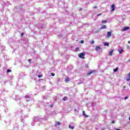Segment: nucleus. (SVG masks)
Here are the masks:
<instances>
[{"label":"nucleus","instance_id":"26","mask_svg":"<svg viewBox=\"0 0 130 130\" xmlns=\"http://www.w3.org/2000/svg\"><path fill=\"white\" fill-rule=\"evenodd\" d=\"M115 123V122L114 121V120L112 121V124Z\"/></svg>","mask_w":130,"mask_h":130},{"label":"nucleus","instance_id":"18","mask_svg":"<svg viewBox=\"0 0 130 130\" xmlns=\"http://www.w3.org/2000/svg\"><path fill=\"white\" fill-rule=\"evenodd\" d=\"M117 71H118V68H115V69L114 70V72H116Z\"/></svg>","mask_w":130,"mask_h":130},{"label":"nucleus","instance_id":"28","mask_svg":"<svg viewBox=\"0 0 130 130\" xmlns=\"http://www.w3.org/2000/svg\"><path fill=\"white\" fill-rule=\"evenodd\" d=\"M93 9H97V6H95L93 7Z\"/></svg>","mask_w":130,"mask_h":130},{"label":"nucleus","instance_id":"12","mask_svg":"<svg viewBox=\"0 0 130 130\" xmlns=\"http://www.w3.org/2000/svg\"><path fill=\"white\" fill-rule=\"evenodd\" d=\"M82 113H83V115H84V116H85V117H88V116L86 115V114L85 113V111H83Z\"/></svg>","mask_w":130,"mask_h":130},{"label":"nucleus","instance_id":"9","mask_svg":"<svg viewBox=\"0 0 130 130\" xmlns=\"http://www.w3.org/2000/svg\"><path fill=\"white\" fill-rule=\"evenodd\" d=\"M111 36V31L107 32V37H110Z\"/></svg>","mask_w":130,"mask_h":130},{"label":"nucleus","instance_id":"14","mask_svg":"<svg viewBox=\"0 0 130 130\" xmlns=\"http://www.w3.org/2000/svg\"><path fill=\"white\" fill-rule=\"evenodd\" d=\"M109 44H108V43H104V46H109Z\"/></svg>","mask_w":130,"mask_h":130},{"label":"nucleus","instance_id":"33","mask_svg":"<svg viewBox=\"0 0 130 130\" xmlns=\"http://www.w3.org/2000/svg\"><path fill=\"white\" fill-rule=\"evenodd\" d=\"M128 43L129 44H130V41H129L128 42Z\"/></svg>","mask_w":130,"mask_h":130},{"label":"nucleus","instance_id":"16","mask_svg":"<svg viewBox=\"0 0 130 130\" xmlns=\"http://www.w3.org/2000/svg\"><path fill=\"white\" fill-rule=\"evenodd\" d=\"M69 128H70L71 129H74V126H72V125H70Z\"/></svg>","mask_w":130,"mask_h":130},{"label":"nucleus","instance_id":"31","mask_svg":"<svg viewBox=\"0 0 130 130\" xmlns=\"http://www.w3.org/2000/svg\"><path fill=\"white\" fill-rule=\"evenodd\" d=\"M123 89L125 88V86H124L123 87Z\"/></svg>","mask_w":130,"mask_h":130},{"label":"nucleus","instance_id":"8","mask_svg":"<svg viewBox=\"0 0 130 130\" xmlns=\"http://www.w3.org/2000/svg\"><path fill=\"white\" fill-rule=\"evenodd\" d=\"M101 30H102V29H106V25H104L102 26L100 28Z\"/></svg>","mask_w":130,"mask_h":130},{"label":"nucleus","instance_id":"19","mask_svg":"<svg viewBox=\"0 0 130 130\" xmlns=\"http://www.w3.org/2000/svg\"><path fill=\"white\" fill-rule=\"evenodd\" d=\"M56 124H57V125H60V122H56Z\"/></svg>","mask_w":130,"mask_h":130},{"label":"nucleus","instance_id":"20","mask_svg":"<svg viewBox=\"0 0 130 130\" xmlns=\"http://www.w3.org/2000/svg\"><path fill=\"white\" fill-rule=\"evenodd\" d=\"M51 76H52L53 77H54V76H55V74H54V73H51Z\"/></svg>","mask_w":130,"mask_h":130},{"label":"nucleus","instance_id":"32","mask_svg":"<svg viewBox=\"0 0 130 130\" xmlns=\"http://www.w3.org/2000/svg\"><path fill=\"white\" fill-rule=\"evenodd\" d=\"M116 130H120V129L116 128Z\"/></svg>","mask_w":130,"mask_h":130},{"label":"nucleus","instance_id":"30","mask_svg":"<svg viewBox=\"0 0 130 130\" xmlns=\"http://www.w3.org/2000/svg\"><path fill=\"white\" fill-rule=\"evenodd\" d=\"M23 35H24V33L21 34V36H23Z\"/></svg>","mask_w":130,"mask_h":130},{"label":"nucleus","instance_id":"15","mask_svg":"<svg viewBox=\"0 0 130 130\" xmlns=\"http://www.w3.org/2000/svg\"><path fill=\"white\" fill-rule=\"evenodd\" d=\"M67 99L68 98H67V96H65L62 99V100H63V101H66V100H67Z\"/></svg>","mask_w":130,"mask_h":130},{"label":"nucleus","instance_id":"2","mask_svg":"<svg viewBox=\"0 0 130 130\" xmlns=\"http://www.w3.org/2000/svg\"><path fill=\"white\" fill-rule=\"evenodd\" d=\"M115 11V4H112L111 6V11L113 12Z\"/></svg>","mask_w":130,"mask_h":130},{"label":"nucleus","instance_id":"24","mask_svg":"<svg viewBox=\"0 0 130 130\" xmlns=\"http://www.w3.org/2000/svg\"><path fill=\"white\" fill-rule=\"evenodd\" d=\"M84 43V40H82L81 41V42H80V43Z\"/></svg>","mask_w":130,"mask_h":130},{"label":"nucleus","instance_id":"29","mask_svg":"<svg viewBox=\"0 0 130 130\" xmlns=\"http://www.w3.org/2000/svg\"><path fill=\"white\" fill-rule=\"evenodd\" d=\"M127 98H128L127 96H125V98H124L125 100H126V99H127Z\"/></svg>","mask_w":130,"mask_h":130},{"label":"nucleus","instance_id":"11","mask_svg":"<svg viewBox=\"0 0 130 130\" xmlns=\"http://www.w3.org/2000/svg\"><path fill=\"white\" fill-rule=\"evenodd\" d=\"M70 81V78L69 77H67L66 79H65V82L66 83H68V82Z\"/></svg>","mask_w":130,"mask_h":130},{"label":"nucleus","instance_id":"4","mask_svg":"<svg viewBox=\"0 0 130 130\" xmlns=\"http://www.w3.org/2000/svg\"><path fill=\"white\" fill-rule=\"evenodd\" d=\"M127 76L128 78L126 79V81L127 82H129V81H130V72L127 74Z\"/></svg>","mask_w":130,"mask_h":130},{"label":"nucleus","instance_id":"7","mask_svg":"<svg viewBox=\"0 0 130 130\" xmlns=\"http://www.w3.org/2000/svg\"><path fill=\"white\" fill-rule=\"evenodd\" d=\"M93 73H95V71H90V72H88L87 76H89V75H91V74H93Z\"/></svg>","mask_w":130,"mask_h":130},{"label":"nucleus","instance_id":"13","mask_svg":"<svg viewBox=\"0 0 130 130\" xmlns=\"http://www.w3.org/2000/svg\"><path fill=\"white\" fill-rule=\"evenodd\" d=\"M102 24H106V23H107V20H103L102 21Z\"/></svg>","mask_w":130,"mask_h":130},{"label":"nucleus","instance_id":"5","mask_svg":"<svg viewBox=\"0 0 130 130\" xmlns=\"http://www.w3.org/2000/svg\"><path fill=\"white\" fill-rule=\"evenodd\" d=\"M100 49H101L100 46H96L95 47V50H96V51H98V50H100Z\"/></svg>","mask_w":130,"mask_h":130},{"label":"nucleus","instance_id":"22","mask_svg":"<svg viewBox=\"0 0 130 130\" xmlns=\"http://www.w3.org/2000/svg\"><path fill=\"white\" fill-rule=\"evenodd\" d=\"M11 72H12V71H11L10 70H9V69L7 70V73H10Z\"/></svg>","mask_w":130,"mask_h":130},{"label":"nucleus","instance_id":"25","mask_svg":"<svg viewBox=\"0 0 130 130\" xmlns=\"http://www.w3.org/2000/svg\"><path fill=\"white\" fill-rule=\"evenodd\" d=\"M43 75H38L39 78H41V77H42Z\"/></svg>","mask_w":130,"mask_h":130},{"label":"nucleus","instance_id":"6","mask_svg":"<svg viewBox=\"0 0 130 130\" xmlns=\"http://www.w3.org/2000/svg\"><path fill=\"white\" fill-rule=\"evenodd\" d=\"M112 53H113V50H111V51L109 53V56H112Z\"/></svg>","mask_w":130,"mask_h":130},{"label":"nucleus","instance_id":"23","mask_svg":"<svg viewBox=\"0 0 130 130\" xmlns=\"http://www.w3.org/2000/svg\"><path fill=\"white\" fill-rule=\"evenodd\" d=\"M90 43H91V44H94V41H91Z\"/></svg>","mask_w":130,"mask_h":130},{"label":"nucleus","instance_id":"21","mask_svg":"<svg viewBox=\"0 0 130 130\" xmlns=\"http://www.w3.org/2000/svg\"><path fill=\"white\" fill-rule=\"evenodd\" d=\"M28 62L30 63V62L32 61V59H29L28 60Z\"/></svg>","mask_w":130,"mask_h":130},{"label":"nucleus","instance_id":"27","mask_svg":"<svg viewBox=\"0 0 130 130\" xmlns=\"http://www.w3.org/2000/svg\"><path fill=\"white\" fill-rule=\"evenodd\" d=\"M101 15H102V14L101 13H100V14H98V16H101Z\"/></svg>","mask_w":130,"mask_h":130},{"label":"nucleus","instance_id":"1","mask_svg":"<svg viewBox=\"0 0 130 130\" xmlns=\"http://www.w3.org/2000/svg\"><path fill=\"white\" fill-rule=\"evenodd\" d=\"M86 53H85V52H82L80 54H78V56L79 57H80V58H82V59H85V55Z\"/></svg>","mask_w":130,"mask_h":130},{"label":"nucleus","instance_id":"17","mask_svg":"<svg viewBox=\"0 0 130 130\" xmlns=\"http://www.w3.org/2000/svg\"><path fill=\"white\" fill-rule=\"evenodd\" d=\"M80 49V48H79V47H77L75 49V52H77L78 51H79Z\"/></svg>","mask_w":130,"mask_h":130},{"label":"nucleus","instance_id":"3","mask_svg":"<svg viewBox=\"0 0 130 130\" xmlns=\"http://www.w3.org/2000/svg\"><path fill=\"white\" fill-rule=\"evenodd\" d=\"M130 27H124L123 29L121 30V31H126L127 30H129Z\"/></svg>","mask_w":130,"mask_h":130},{"label":"nucleus","instance_id":"10","mask_svg":"<svg viewBox=\"0 0 130 130\" xmlns=\"http://www.w3.org/2000/svg\"><path fill=\"white\" fill-rule=\"evenodd\" d=\"M122 52H123V50L122 49H120V50H119V53H120V54H121Z\"/></svg>","mask_w":130,"mask_h":130}]
</instances>
